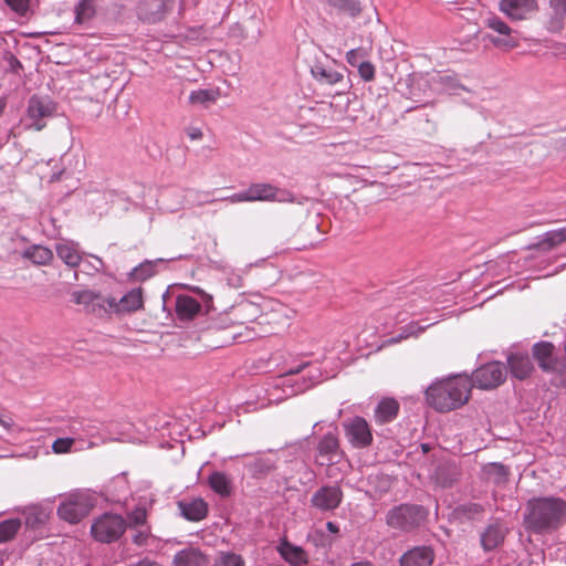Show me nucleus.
Instances as JSON below:
<instances>
[{
  "label": "nucleus",
  "instance_id": "51",
  "mask_svg": "<svg viewBox=\"0 0 566 566\" xmlns=\"http://www.w3.org/2000/svg\"><path fill=\"white\" fill-rule=\"evenodd\" d=\"M326 527L331 533L337 534L339 532L338 526L333 522H327Z\"/></svg>",
  "mask_w": 566,
  "mask_h": 566
},
{
  "label": "nucleus",
  "instance_id": "30",
  "mask_svg": "<svg viewBox=\"0 0 566 566\" xmlns=\"http://www.w3.org/2000/svg\"><path fill=\"white\" fill-rule=\"evenodd\" d=\"M279 551L281 556L292 565L296 566L306 563L305 552L301 547L294 546L286 541L280 545Z\"/></svg>",
  "mask_w": 566,
  "mask_h": 566
},
{
  "label": "nucleus",
  "instance_id": "35",
  "mask_svg": "<svg viewBox=\"0 0 566 566\" xmlns=\"http://www.w3.org/2000/svg\"><path fill=\"white\" fill-rule=\"evenodd\" d=\"M328 4L339 9L340 11L357 17L361 12L360 3L357 0H326Z\"/></svg>",
  "mask_w": 566,
  "mask_h": 566
},
{
  "label": "nucleus",
  "instance_id": "29",
  "mask_svg": "<svg viewBox=\"0 0 566 566\" xmlns=\"http://www.w3.org/2000/svg\"><path fill=\"white\" fill-rule=\"evenodd\" d=\"M312 75L321 84L328 85H335L344 80L343 73L334 69L324 67L322 65H315L312 67Z\"/></svg>",
  "mask_w": 566,
  "mask_h": 566
},
{
  "label": "nucleus",
  "instance_id": "19",
  "mask_svg": "<svg viewBox=\"0 0 566 566\" xmlns=\"http://www.w3.org/2000/svg\"><path fill=\"white\" fill-rule=\"evenodd\" d=\"M400 410V403L391 397L382 398L375 408L374 418L378 424H385L394 421Z\"/></svg>",
  "mask_w": 566,
  "mask_h": 566
},
{
  "label": "nucleus",
  "instance_id": "32",
  "mask_svg": "<svg viewBox=\"0 0 566 566\" xmlns=\"http://www.w3.org/2000/svg\"><path fill=\"white\" fill-rule=\"evenodd\" d=\"M24 258L36 265H46L53 259V252L43 245H33L24 252Z\"/></svg>",
  "mask_w": 566,
  "mask_h": 566
},
{
  "label": "nucleus",
  "instance_id": "48",
  "mask_svg": "<svg viewBox=\"0 0 566 566\" xmlns=\"http://www.w3.org/2000/svg\"><path fill=\"white\" fill-rule=\"evenodd\" d=\"M136 279L138 280H144L146 277V275H144V268L140 266V268H135L133 273H132Z\"/></svg>",
  "mask_w": 566,
  "mask_h": 566
},
{
  "label": "nucleus",
  "instance_id": "26",
  "mask_svg": "<svg viewBox=\"0 0 566 566\" xmlns=\"http://www.w3.org/2000/svg\"><path fill=\"white\" fill-rule=\"evenodd\" d=\"M56 254L70 268L78 266L82 261L77 245L72 242L56 244Z\"/></svg>",
  "mask_w": 566,
  "mask_h": 566
},
{
  "label": "nucleus",
  "instance_id": "31",
  "mask_svg": "<svg viewBox=\"0 0 566 566\" xmlns=\"http://www.w3.org/2000/svg\"><path fill=\"white\" fill-rule=\"evenodd\" d=\"M220 96V92L218 88L216 90H197L192 91L189 95V103L192 105H202L203 107H209L211 104L216 103Z\"/></svg>",
  "mask_w": 566,
  "mask_h": 566
},
{
  "label": "nucleus",
  "instance_id": "18",
  "mask_svg": "<svg viewBox=\"0 0 566 566\" xmlns=\"http://www.w3.org/2000/svg\"><path fill=\"white\" fill-rule=\"evenodd\" d=\"M507 366L511 375L520 380H524L534 370L533 363L525 353H511L507 355Z\"/></svg>",
  "mask_w": 566,
  "mask_h": 566
},
{
  "label": "nucleus",
  "instance_id": "56",
  "mask_svg": "<svg viewBox=\"0 0 566 566\" xmlns=\"http://www.w3.org/2000/svg\"><path fill=\"white\" fill-rule=\"evenodd\" d=\"M4 103L0 101V116L2 115L3 111H4Z\"/></svg>",
  "mask_w": 566,
  "mask_h": 566
},
{
  "label": "nucleus",
  "instance_id": "38",
  "mask_svg": "<svg viewBox=\"0 0 566 566\" xmlns=\"http://www.w3.org/2000/svg\"><path fill=\"white\" fill-rule=\"evenodd\" d=\"M45 518L44 511L39 506H30L27 511L25 522L28 525L34 526L36 523H43Z\"/></svg>",
  "mask_w": 566,
  "mask_h": 566
},
{
  "label": "nucleus",
  "instance_id": "34",
  "mask_svg": "<svg viewBox=\"0 0 566 566\" xmlns=\"http://www.w3.org/2000/svg\"><path fill=\"white\" fill-rule=\"evenodd\" d=\"M19 518H10L0 523V543L10 541L20 530Z\"/></svg>",
  "mask_w": 566,
  "mask_h": 566
},
{
  "label": "nucleus",
  "instance_id": "53",
  "mask_svg": "<svg viewBox=\"0 0 566 566\" xmlns=\"http://www.w3.org/2000/svg\"><path fill=\"white\" fill-rule=\"evenodd\" d=\"M470 511H472L474 513H481V512H483V507L479 504H471Z\"/></svg>",
  "mask_w": 566,
  "mask_h": 566
},
{
  "label": "nucleus",
  "instance_id": "12",
  "mask_svg": "<svg viewBox=\"0 0 566 566\" xmlns=\"http://www.w3.org/2000/svg\"><path fill=\"white\" fill-rule=\"evenodd\" d=\"M343 454L336 433L328 432L322 437L317 446V462L319 465H331Z\"/></svg>",
  "mask_w": 566,
  "mask_h": 566
},
{
  "label": "nucleus",
  "instance_id": "45",
  "mask_svg": "<svg viewBox=\"0 0 566 566\" xmlns=\"http://www.w3.org/2000/svg\"><path fill=\"white\" fill-rule=\"evenodd\" d=\"M149 537L148 531H137L136 534L133 536V542L138 546L146 545Z\"/></svg>",
  "mask_w": 566,
  "mask_h": 566
},
{
  "label": "nucleus",
  "instance_id": "11",
  "mask_svg": "<svg viewBox=\"0 0 566 566\" xmlns=\"http://www.w3.org/2000/svg\"><path fill=\"white\" fill-rule=\"evenodd\" d=\"M143 291L140 287L133 289L125 294L119 301L115 297L108 296L107 302V316L111 314H122L138 311L143 307Z\"/></svg>",
  "mask_w": 566,
  "mask_h": 566
},
{
  "label": "nucleus",
  "instance_id": "39",
  "mask_svg": "<svg viewBox=\"0 0 566 566\" xmlns=\"http://www.w3.org/2000/svg\"><path fill=\"white\" fill-rule=\"evenodd\" d=\"M250 470L254 475H265L273 470V464L263 459H258L250 464Z\"/></svg>",
  "mask_w": 566,
  "mask_h": 566
},
{
  "label": "nucleus",
  "instance_id": "55",
  "mask_svg": "<svg viewBox=\"0 0 566 566\" xmlns=\"http://www.w3.org/2000/svg\"><path fill=\"white\" fill-rule=\"evenodd\" d=\"M201 136H202V134H201V132H200V130H198L197 133H193V134H191V135H190V137H191L192 139L201 138Z\"/></svg>",
  "mask_w": 566,
  "mask_h": 566
},
{
  "label": "nucleus",
  "instance_id": "54",
  "mask_svg": "<svg viewBox=\"0 0 566 566\" xmlns=\"http://www.w3.org/2000/svg\"><path fill=\"white\" fill-rule=\"evenodd\" d=\"M350 566H374L370 562H358V563H354L352 564Z\"/></svg>",
  "mask_w": 566,
  "mask_h": 566
},
{
  "label": "nucleus",
  "instance_id": "52",
  "mask_svg": "<svg viewBox=\"0 0 566 566\" xmlns=\"http://www.w3.org/2000/svg\"><path fill=\"white\" fill-rule=\"evenodd\" d=\"M160 0H145L144 6L146 7H160Z\"/></svg>",
  "mask_w": 566,
  "mask_h": 566
},
{
  "label": "nucleus",
  "instance_id": "42",
  "mask_svg": "<svg viewBox=\"0 0 566 566\" xmlns=\"http://www.w3.org/2000/svg\"><path fill=\"white\" fill-rule=\"evenodd\" d=\"M6 4L15 13L24 15L30 7V0H4Z\"/></svg>",
  "mask_w": 566,
  "mask_h": 566
},
{
  "label": "nucleus",
  "instance_id": "17",
  "mask_svg": "<svg viewBox=\"0 0 566 566\" xmlns=\"http://www.w3.org/2000/svg\"><path fill=\"white\" fill-rule=\"evenodd\" d=\"M507 534V528L500 521L489 524L481 533V546L485 552L495 549L503 542Z\"/></svg>",
  "mask_w": 566,
  "mask_h": 566
},
{
  "label": "nucleus",
  "instance_id": "49",
  "mask_svg": "<svg viewBox=\"0 0 566 566\" xmlns=\"http://www.w3.org/2000/svg\"><path fill=\"white\" fill-rule=\"evenodd\" d=\"M240 311H241V312H244V313H245V312H251V311L255 312V311H256V307H255V305H254V304H252V303H247V304H243V305H241V306H240Z\"/></svg>",
  "mask_w": 566,
  "mask_h": 566
},
{
  "label": "nucleus",
  "instance_id": "37",
  "mask_svg": "<svg viewBox=\"0 0 566 566\" xmlns=\"http://www.w3.org/2000/svg\"><path fill=\"white\" fill-rule=\"evenodd\" d=\"M214 566H244V560L238 554L221 552L216 559Z\"/></svg>",
  "mask_w": 566,
  "mask_h": 566
},
{
  "label": "nucleus",
  "instance_id": "15",
  "mask_svg": "<svg viewBox=\"0 0 566 566\" xmlns=\"http://www.w3.org/2000/svg\"><path fill=\"white\" fill-rule=\"evenodd\" d=\"M566 23V0H548L546 30L562 33Z\"/></svg>",
  "mask_w": 566,
  "mask_h": 566
},
{
  "label": "nucleus",
  "instance_id": "20",
  "mask_svg": "<svg viewBox=\"0 0 566 566\" xmlns=\"http://www.w3.org/2000/svg\"><path fill=\"white\" fill-rule=\"evenodd\" d=\"M248 196L251 201H284V198H279L281 191L271 184L256 182L249 186Z\"/></svg>",
  "mask_w": 566,
  "mask_h": 566
},
{
  "label": "nucleus",
  "instance_id": "2",
  "mask_svg": "<svg viewBox=\"0 0 566 566\" xmlns=\"http://www.w3.org/2000/svg\"><path fill=\"white\" fill-rule=\"evenodd\" d=\"M566 521V502L559 497H539L528 501L524 514L525 527L543 534L558 528Z\"/></svg>",
  "mask_w": 566,
  "mask_h": 566
},
{
  "label": "nucleus",
  "instance_id": "14",
  "mask_svg": "<svg viewBox=\"0 0 566 566\" xmlns=\"http://www.w3.org/2000/svg\"><path fill=\"white\" fill-rule=\"evenodd\" d=\"M54 106L49 99L31 97L28 106V114L33 119L32 127L35 130H42L45 127L43 118L52 116Z\"/></svg>",
  "mask_w": 566,
  "mask_h": 566
},
{
  "label": "nucleus",
  "instance_id": "4",
  "mask_svg": "<svg viewBox=\"0 0 566 566\" xmlns=\"http://www.w3.org/2000/svg\"><path fill=\"white\" fill-rule=\"evenodd\" d=\"M424 507L417 504L403 503L390 509L386 514V524L399 533H411L427 520Z\"/></svg>",
  "mask_w": 566,
  "mask_h": 566
},
{
  "label": "nucleus",
  "instance_id": "46",
  "mask_svg": "<svg viewBox=\"0 0 566 566\" xmlns=\"http://www.w3.org/2000/svg\"><path fill=\"white\" fill-rule=\"evenodd\" d=\"M360 56V51L358 49H354L347 52L346 61L352 66H357L359 64L358 59Z\"/></svg>",
  "mask_w": 566,
  "mask_h": 566
},
{
  "label": "nucleus",
  "instance_id": "10",
  "mask_svg": "<svg viewBox=\"0 0 566 566\" xmlns=\"http://www.w3.org/2000/svg\"><path fill=\"white\" fill-rule=\"evenodd\" d=\"M499 10L512 21H523L538 10V3L537 0H500Z\"/></svg>",
  "mask_w": 566,
  "mask_h": 566
},
{
  "label": "nucleus",
  "instance_id": "36",
  "mask_svg": "<svg viewBox=\"0 0 566 566\" xmlns=\"http://www.w3.org/2000/svg\"><path fill=\"white\" fill-rule=\"evenodd\" d=\"M75 13L78 23L90 20L95 14V0H81Z\"/></svg>",
  "mask_w": 566,
  "mask_h": 566
},
{
  "label": "nucleus",
  "instance_id": "5",
  "mask_svg": "<svg viewBox=\"0 0 566 566\" xmlns=\"http://www.w3.org/2000/svg\"><path fill=\"white\" fill-rule=\"evenodd\" d=\"M127 527L125 518L118 514L104 513L91 525V535L99 543H114L122 537Z\"/></svg>",
  "mask_w": 566,
  "mask_h": 566
},
{
  "label": "nucleus",
  "instance_id": "9",
  "mask_svg": "<svg viewBox=\"0 0 566 566\" xmlns=\"http://www.w3.org/2000/svg\"><path fill=\"white\" fill-rule=\"evenodd\" d=\"M71 300L77 305H83L87 313L97 317L107 316L108 297H104L93 290L74 291L71 294Z\"/></svg>",
  "mask_w": 566,
  "mask_h": 566
},
{
  "label": "nucleus",
  "instance_id": "47",
  "mask_svg": "<svg viewBox=\"0 0 566 566\" xmlns=\"http://www.w3.org/2000/svg\"><path fill=\"white\" fill-rule=\"evenodd\" d=\"M0 426H2L6 429H11V427L13 426V421L11 418L3 417L0 415Z\"/></svg>",
  "mask_w": 566,
  "mask_h": 566
},
{
  "label": "nucleus",
  "instance_id": "6",
  "mask_svg": "<svg viewBox=\"0 0 566 566\" xmlns=\"http://www.w3.org/2000/svg\"><path fill=\"white\" fill-rule=\"evenodd\" d=\"M507 369L501 361H491L476 368L470 378L473 387L481 390H493L506 379Z\"/></svg>",
  "mask_w": 566,
  "mask_h": 566
},
{
  "label": "nucleus",
  "instance_id": "50",
  "mask_svg": "<svg viewBox=\"0 0 566 566\" xmlns=\"http://www.w3.org/2000/svg\"><path fill=\"white\" fill-rule=\"evenodd\" d=\"M135 566H161V565L154 560L143 559L139 563H137Z\"/></svg>",
  "mask_w": 566,
  "mask_h": 566
},
{
  "label": "nucleus",
  "instance_id": "16",
  "mask_svg": "<svg viewBox=\"0 0 566 566\" xmlns=\"http://www.w3.org/2000/svg\"><path fill=\"white\" fill-rule=\"evenodd\" d=\"M434 553L429 546H416L405 552L399 558L400 566H431Z\"/></svg>",
  "mask_w": 566,
  "mask_h": 566
},
{
  "label": "nucleus",
  "instance_id": "1",
  "mask_svg": "<svg viewBox=\"0 0 566 566\" xmlns=\"http://www.w3.org/2000/svg\"><path fill=\"white\" fill-rule=\"evenodd\" d=\"M473 384L467 375H453L434 380L424 391L426 403L440 413L465 406L472 396Z\"/></svg>",
  "mask_w": 566,
  "mask_h": 566
},
{
  "label": "nucleus",
  "instance_id": "28",
  "mask_svg": "<svg viewBox=\"0 0 566 566\" xmlns=\"http://www.w3.org/2000/svg\"><path fill=\"white\" fill-rule=\"evenodd\" d=\"M208 484L213 492L222 497L230 496L232 493V481L223 472H212L208 478Z\"/></svg>",
  "mask_w": 566,
  "mask_h": 566
},
{
  "label": "nucleus",
  "instance_id": "41",
  "mask_svg": "<svg viewBox=\"0 0 566 566\" xmlns=\"http://www.w3.org/2000/svg\"><path fill=\"white\" fill-rule=\"evenodd\" d=\"M74 444L73 438H59L52 444V450L56 454L66 453Z\"/></svg>",
  "mask_w": 566,
  "mask_h": 566
},
{
  "label": "nucleus",
  "instance_id": "33",
  "mask_svg": "<svg viewBox=\"0 0 566 566\" xmlns=\"http://www.w3.org/2000/svg\"><path fill=\"white\" fill-rule=\"evenodd\" d=\"M459 473L455 468L449 465H441L436 471V481L441 486H450L454 481L458 480Z\"/></svg>",
  "mask_w": 566,
  "mask_h": 566
},
{
  "label": "nucleus",
  "instance_id": "22",
  "mask_svg": "<svg viewBox=\"0 0 566 566\" xmlns=\"http://www.w3.org/2000/svg\"><path fill=\"white\" fill-rule=\"evenodd\" d=\"M208 563V557L200 549L187 547L174 556L172 566H207Z\"/></svg>",
  "mask_w": 566,
  "mask_h": 566
},
{
  "label": "nucleus",
  "instance_id": "21",
  "mask_svg": "<svg viewBox=\"0 0 566 566\" xmlns=\"http://www.w3.org/2000/svg\"><path fill=\"white\" fill-rule=\"evenodd\" d=\"M554 350L555 346L549 342H539L533 346V356L544 371L553 370L556 366Z\"/></svg>",
  "mask_w": 566,
  "mask_h": 566
},
{
  "label": "nucleus",
  "instance_id": "43",
  "mask_svg": "<svg viewBox=\"0 0 566 566\" xmlns=\"http://www.w3.org/2000/svg\"><path fill=\"white\" fill-rule=\"evenodd\" d=\"M358 73L364 81H373L375 78V66L370 62H360Z\"/></svg>",
  "mask_w": 566,
  "mask_h": 566
},
{
  "label": "nucleus",
  "instance_id": "25",
  "mask_svg": "<svg viewBox=\"0 0 566 566\" xmlns=\"http://www.w3.org/2000/svg\"><path fill=\"white\" fill-rule=\"evenodd\" d=\"M200 303L188 295H179L176 298V313L181 319H191L193 318L200 311Z\"/></svg>",
  "mask_w": 566,
  "mask_h": 566
},
{
  "label": "nucleus",
  "instance_id": "40",
  "mask_svg": "<svg viewBox=\"0 0 566 566\" xmlns=\"http://www.w3.org/2000/svg\"><path fill=\"white\" fill-rule=\"evenodd\" d=\"M147 512L144 507H137L128 514L129 526H139L146 523Z\"/></svg>",
  "mask_w": 566,
  "mask_h": 566
},
{
  "label": "nucleus",
  "instance_id": "8",
  "mask_svg": "<svg viewBox=\"0 0 566 566\" xmlns=\"http://www.w3.org/2000/svg\"><path fill=\"white\" fill-rule=\"evenodd\" d=\"M484 24L486 28L496 32L499 36L490 38L492 44L500 49H514L520 44L518 39L514 35L512 28L500 17L493 14L485 19Z\"/></svg>",
  "mask_w": 566,
  "mask_h": 566
},
{
  "label": "nucleus",
  "instance_id": "3",
  "mask_svg": "<svg viewBox=\"0 0 566 566\" xmlns=\"http://www.w3.org/2000/svg\"><path fill=\"white\" fill-rule=\"evenodd\" d=\"M60 499L56 514L70 524H77L87 517L97 503L95 492L88 489L73 490Z\"/></svg>",
  "mask_w": 566,
  "mask_h": 566
},
{
  "label": "nucleus",
  "instance_id": "13",
  "mask_svg": "<svg viewBox=\"0 0 566 566\" xmlns=\"http://www.w3.org/2000/svg\"><path fill=\"white\" fill-rule=\"evenodd\" d=\"M343 500V492L338 486H323L311 499V504L321 511L337 509Z\"/></svg>",
  "mask_w": 566,
  "mask_h": 566
},
{
  "label": "nucleus",
  "instance_id": "44",
  "mask_svg": "<svg viewBox=\"0 0 566 566\" xmlns=\"http://www.w3.org/2000/svg\"><path fill=\"white\" fill-rule=\"evenodd\" d=\"M226 201H229L231 203H240V202H250V198L248 196V190L233 193L227 198H224Z\"/></svg>",
  "mask_w": 566,
  "mask_h": 566
},
{
  "label": "nucleus",
  "instance_id": "23",
  "mask_svg": "<svg viewBox=\"0 0 566 566\" xmlns=\"http://www.w3.org/2000/svg\"><path fill=\"white\" fill-rule=\"evenodd\" d=\"M179 507L184 517L191 522L201 521L208 514V504L202 499L179 502Z\"/></svg>",
  "mask_w": 566,
  "mask_h": 566
},
{
  "label": "nucleus",
  "instance_id": "27",
  "mask_svg": "<svg viewBox=\"0 0 566 566\" xmlns=\"http://www.w3.org/2000/svg\"><path fill=\"white\" fill-rule=\"evenodd\" d=\"M482 474L485 481L500 485L506 483L510 470L502 463L493 462L483 467Z\"/></svg>",
  "mask_w": 566,
  "mask_h": 566
},
{
  "label": "nucleus",
  "instance_id": "7",
  "mask_svg": "<svg viewBox=\"0 0 566 566\" xmlns=\"http://www.w3.org/2000/svg\"><path fill=\"white\" fill-rule=\"evenodd\" d=\"M345 436L354 448L364 449L373 443L369 423L363 417L356 416L344 423Z\"/></svg>",
  "mask_w": 566,
  "mask_h": 566
},
{
  "label": "nucleus",
  "instance_id": "24",
  "mask_svg": "<svg viewBox=\"0 0 566 566\" xmlns=\"http://www.w3.org/2000/svg\"><path fill=\"white\" fill-rule=\"evenodd\" d=\"M566 242V226L545 232L534 245L542 252H548Z\"/></svg>",
  "mask_w": 566,
  "mask_h": 566
}]
</instances>
